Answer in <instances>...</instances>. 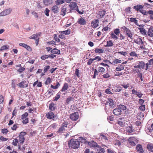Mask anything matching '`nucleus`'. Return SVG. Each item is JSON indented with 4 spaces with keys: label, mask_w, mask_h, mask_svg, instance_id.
Instances as JSON below:
<instances>
[{
    "label": "nucleus",
    "mask_w": 153,
    "mask_h": 153,
    "mask_svg": "<svg viewBox=\"0 0 153 153\" xmlns=\"http://www.w3.org/2000/svg\"><path fill=\"white\" fill-rule=\"evenodd\" d=\"M69 147L73 149H78L80 146V142L78 140L71 139L68 143Z\"/></svg>",
    "instance_id": "1"
},
{
    "label": "nucleus",
    "mask_w": 153,
    "mask_h": 153,
    "mask_svg": "<svg viewBox=\"0 0 153 153\" xmlns=\"http://www.w3.org/2000/svg\"><path fill=\"white\" fill-rule=\"evenodd\" d=\"M67 90V84L65 83L63 87L62 90L56 95L54 99V101H57L60 97V95L62 94V95H65L66 94L65 93V91Z\"/></svg>",
    "instance_id": "2"
},
{
    "label": "nucleus",
    "mask_w": 153,
    "mask_h": 153,
    "mask_svg": "<svg viewBox=\"0 0 153 153\" xmlns=\"http://www.w3.org/2000/svg\"><path fill=\"white\" fill-rule=\"evenodd\" d=\"M126 32V35L131 39H133V34L129 28L124 26L121 28Z\"/></svg>",
    "instance_id": "3"
},
{
    "label": "nucleus",
    "mask_w": 153,
    "mask_h": 153,
    "mask_svg": "<svg viewBox=\"0 0 153 153\" xmlns=\"http://www.w3.org/2000/svg\"><path fill=\"white\" fill-rule=\"evenodd\" d=\"M145 66V63L143 61H138L136 63V65L134 66L135 68L144 69Z\"/></svg>",
    "instance_id": "4"
},
{
    "label": "nucleus",
    "mask_w": 153,
    "mask_h": 153,
    "mask_svg": "<svg viewBox=\"0 0 153 153\" xmlns=\"http://www.w3.org/2000/svg\"><path fill=\"white\" fill-rule=\"evenodd\" d=\"M67 127V123L66 122L62 124V126L59 129L57 132L59 133H64L65 131V128Z\"/></svg>",
    "instance_id": "5"
},
{
    "label": "nucleus",
    "mask_w": 153,
    "mask_h": 153,
    "mask_svg": "<svg viewBox=\"0 0 153 153\" xmlns=\"http://www.w3.org/2000/svg\"><path fill=\"white\" fill-rule=\"evenodd\" d=\"M79 117L78 112L73 113L70 115L71 119L73 121L76 120L78 119Z\"/></svg>",
    "instance_id": "6"
},
{
    "label": "nucleus",
    "mask_w": 153,
    "mask_h": 153,
    "mask_svg": "<svg viewBox=\"0 0 153 153\" xmlns=\"http://www.w3.org/2000/svg\"><path fill=\"white\" fill-rule=\"evenodd\" d=\"M70 8V12H71L72 10H76L78 6H77V4L74 2H71L69 6Z\"/></svg>",
    "instance_id": "7"
},
{
    "label": "nucleus",
    "mask_w": 153,
    "mask_h": 153,
    "mask_svg": "<svg viewBox=\"0 0 153 153\" xmlns=\"http://www.w3.org/2000/svg\"><path fill=\"white\" fill-rule=\"evenodd\" d=\"M12 9L11 8L6 9L0 13V16H4L8 15L10 13Z\"/></svg>",
    "instance_id": "8"
},
{
    "label": "nucleus",
    "mask_w": 153,
    "mask_h": 153,
    "mask_svg": "<svg viewBox=\"0 0 153 153\" xmlns=\"http://www.w3.org/2000/svg\"><path fill=\"white\" fill-rule=\"evenodd\" d=\"M106 11L103 10H101L97 13V18L98 19L102 18L105 14Z\"/></svg>",
    "instance_id": "9"
},
{
    "label": "nucleus",
    "mask_w": 153,
    "mask_h": 153,
    "mask_svg": "<svg viewBox=\"0 0 153 153\" xmlns=\"http://www.w3.org/2000/svg\"><path fill=\"white\" fill-rule=\"evenodd\" d=\"M136 139L134 137H129L128 140L129 144L132 146H134L136 145L134 141H136Z\"/></svg>",
    "instance_id": "10"
},
{
    "label": "nucleus",
    "mask_w": 153,
    "mask_h": 153,
    "mask_svg": "<svg viewBox=\"0 0 153 153\" xmlns=\"http://www.w3.org/2000/svg\"><path fill=\"white\" fill-rule=\"evenodd\" d=\"M17 85L20 88H24L28 87V83L26 81H24L19 83Z\"/></svg>",
    "instance_id": "11"
},
{
    "label": "nucleus",
    "mask_w": 153,
    "mask_h": 153,
    "mask_svg": "<svg viewBox=\"0 0 153 153\" xmlns=\"http://www.w3.org/2000/svg\"><path fill=\"white\" fill-rule=\"evenodd\" d=\"M99 22L98 19H94L93 20L91 23V26L93 28H95L99 25Z\"/></svg>",
    "instance_id": "12"
},
{
    "label": "nucleus",
    "mask_w": 153,
    "mask_h": 153,
    "mask_svg": "<svg viewBox=\"0 0 153 153\" xmlns=\"http://www.w3.org/2000/svg\"><path fill=\"white\" fill-rule=\"evenodd\" d=\"M88 144L90 147L95 148L99 147L98 145L93 140L88 142Z\"/></svg>",
    "instance_id": "13"
},
{
    "label": "nucleus",
    "mask_w": 153,
    "mask_h": 153,
    "mask_svg": "<svg viewBox=\"0 0 153 153\" xmlns=\"http://www.w3.org/2000/svg\"><path fill=\"white\" fill-rule=\"evenodd\" d=\"M137 151L139 153H144V150L142 146L140 144H137L136 147Z\"/></svg>",
    "instance_id": "14"
},
{
    "label": "nucleus",
    "mask_w": 153,
    "mask_h": 153,
    "mask_svg": "<svg viewBox=\"0 0 153 153\" xmlns=\"http://www.w3.org/2000/svg\"><path fill=\"white\" fill-rule=\"evenodd\" d=\"M131 92L132 94L136 95L139 98H141L143 95V94L141 92H137V91L134 89L132 90Z\"/></svg>",
    "instance_id": "15"
},
{
    "label": "nucleus",
    "mask_w": 153,
    "mask_h": 153,
    "mask_svg": "<svg viewBox=\"0 0 153 153\" xmlns=\"http://www.w3.org/2000/svg\"><path fill=\"white\" fill-rule=\"evenodd\" d=\"M59 32L61 34L59 35V37L63 39H65L66 36L65 35H67V30L59 31Z\"/></svg>",
    "instance_id": "16"
},
{
    "label": "nucleus",
    "mask_w": 153,
    "mask_h": 153,
    "mask_svg": "<svg viewBox=\"0 0 153 153\" xmlns=\"http://www.w3.org/2000/svg\"><path fill=\"white\" fill-rule=\"evenodd\" d=\"M77 22L79 24L81 25H84L86 24V21L82 17L79 19Z\"/></svg>",
    "instance_id": "17"
},
{
    "label": "nucleus",
    "mask_w": 153,
    "mask_h": 153,
    "mask_svg": "<svg viewBox=\"0 0 153 153\" xmlns=\"http://www.w3.org/2000/svg\"><path fill=\"white\" fill-rule=\"evenodd\" d=\"M121 112V110L118 108L114 109L113 111V114L115 115H119L120 114Z\"/></svg>",
    "instance_id": "18"
},
{
    "label": "nucleus",
    "mask_w": 153,
    "mask_h": 153,
    "mask_svg": "<svg viewBox=\"0 0 153 153\" xmlns=\"http://www.w3.org/2000/svg\"><path fill=\"white\" fill-rule=\"evenodd\" d=\"M109 102V105L110 108H114L115 104L113 100L111 99H109L107 103Z\"/></svg>",
    "instance_id": "19"
},
{
    "label": "nucleus",
    "mask_w": 153,
    "mask_h": 153,
    "mask_svg": "<svg viewBox=\"0 0 153 153\" xmlns=\"http://www.w3.org/2000/svg\"><path fill=\"white\" fill-rule=\"evenodd\" d=\"M46 116L48 119H50L54 118L55 117L54 113L51 111H49L46 114Z\"/></svg>",
    "instance_id": "20"
},
{
    "label": "nucleus",
    "mask_w": 153,
    "mask_h": 153,
    "mask_svg": "<svg viewBox=\"0 0 153 153\" xmlns=\"http://www.w3.org/2000/svg\"><path fill=\"white\" fill-rule=\"evenodd\" d=\"M51 10L54 13H57L59 10V7L57 4L53 5L51 8Z\"/></svg>",
    "instance_id": "21"
},
{
    "label": "nucleus",
    "mask_w": 153,
    "mask_h": 153,
    "mask_svg": "<svg viewBox=\"0 0 153 153\" xmlns=\"http://www.w3.org/2000/svg\"><path fill=\"white\" fill-rule=\"evenodd\" d=\"M134 42L138 45L144 44V42L142 41V39L139 37L134 40Z\"/></svg>",
    "instance_id": "22"
},
{
    "label": "nucleus",
    "mask_w": 153,
    "mask_h": 153,
    "mask_svg": "<svg viewBox=\"0 0 153 153\" xmlns=\"http://www.w3.org/2000/svg\"><path fill=\"white\" fill-rule=\"evenodd\" d=\"M143 6L141 5H136L134 6V9H135L136 10L139 12L140 11V10H141L143 9Z\"/></svg>",
    "instance_id": "23"
},
{
    "label": "nucleus",
    "mask_w": 153,
    "mask_h": 153,
    "mask_svg": "<svg viewBox=\"0 0 153 153\" xmlns=\"http://www.w3.org/2000/svg\"><path fill=\"white\" fill-rule=\"evenodd\" d=\"M147 35L149 36L153 37V27H150L148 31Z\"/></svg>",
    "instance_id": "24"
},
{
    "label": "nucleus",
    "mask_w": 153,
    "mask_h": 153,
    "mask_svg": "<svg viewBox=\"0 0 153 153\" xmlns=\"http://www.w3.org/2000/svg\"><path fill=\"white\" fill-rule=\"evenodd\" d=\"M19 45L25 48L28 51H30L31 50L30 47L25 44L24 43H20L19 44Z\"/></svg>",
    "instance_id": "25"
},
{
    "label": "nucleus",
    "mask_w": 153,
    "mask_h": 153,
    "mask_svg": "<svg viewBox=\"0 0 153 153\" xmlns=\"http://www.w3.org/2000/svg\"><path fill=\"white\" fill-rule=\"evenodd\" d=\"M134 130L133 129L132 126H129L127 128V131L129 134H131L132 132H133Z\"/></svg>",
    "instance_id": "26"
},
{
    "label": "nucleus",
    "mask_w": 153,
    "mask_h": 153,
    "mask_svg": "<svg viewBox=\"0 0 153 153\" xmlns=\"http://www.w3.org/2000/svg\"><path fill=\"white\" fill-rule=\"evenodd\" d=\"M51 53L53 54H59L60 53V51L58 49L55 48L51 51Z\"/></svg>",
    "instance_id": "27"
},
{
    "label": "nucleus",
    "mask_w": 153,
    "mask_h": 153,
    "mask_svg": "<svg viewBox=\"0 0 153 153\" xmlns=\"http://www.w3.org/2000/svg\"><path fill=\"white\" fill-rule=\"evenodd\" d=\"M129 21L131 22H133L134 23V24L137 25V26H139L138 23V21L136 19L134 18H129Z\"/></svg>",
    "instance_id": "28"
},
{
    "label": "nucleus",
    "mask_w": 153,
    "mask_h": 153,
    "mask_svg": "<svg viewBox=\"0 0 153 153\" xmlns=\"http://www.w3.org/2000/svg\"><path fill=\"white\" fill-rule=\"evenodd\" d=\"M29 38L30 39H34L35 40L39 39V38L38 37V35L37 34H33L30 36Z\"/></svg>",
    "instance_id": "29"
},
{
    "label": "nucleus",
    "mask_w": 153,
    "mask_h": 153,
    "mask_svg": "<svg viewBox=\"0 0 153 153\" xmlns=\"http://www.w3.org/2000/svg\"><path fill=\"white\" fill-rule=\"evenodd\" d=\"M147 149L149 151L153 152V144H149L147 146Z\"/></svg>",
    "instance_id": "30"
},
{
    "label": "nucleus",
    "mask_w": 153,
    "mask_h": 153,
    "mask_svg": "<svg viewBox=\"0 0 153 153\" xmlns=\"http://www.w3.org/2000/svg\"><path fill=\"white\" fill-rule=\"evenodd\" d=\"M114 45L112 41L111 40H109L107 41V44L105 45V47H110Z\"/></svg>",
    "instance_id": "31"
},
{
    "label": "nucleus",
    "mask_w": 153,
    "mask_h": 153,
    "mask_svg": "<svg viewBox=\"0 0 153 153\" xmlns=\"http://www.w3.org/2000/svg\"><path fill=\"white\" fill-rule=\"evenodd\" d=\"M95 53L99 54L103 53L104 50L102 48H96L94 50Z\"/></svg>",
    "instance_id": "32"
},
{
    "label": "nucleus",
    "mask_w": 153,
    "mask_h": 153,
    "mask_svg": "<svg viewBox=\"0 0 153 153\" xmlns=\"http://www.w3.org/2000/svg\"><path fill=\"white\" fill-rule=\"evenodd\" d=\"M43 2L45 5H48L51 4L52 3V0H43Z\"/></svg>",
    "instance_id": "33"
},
{
    "label": "nucleus",
    "mask_w": 153,
    "mask_h": 153,
    "mask_svg": "<svg viewBox=\"0 0 153 153\" xmlns=\"http://www.w3.org/2000/svg\"><path fill=\"white\" fill-rule=\"evenodd\" d=\"M79 140H80L81 143H88V141L86 140L87 138L86 137L84 138L82 137H79Z\"/></svg>",
    "instance_id": "34"
},
{
    "label": "nucleus",
    "mask_w": 153,
    "mask_h": 153,
    "mask_svg": "<svg viewBox=\"0 0 153 153\" xmlns=\"http://www.w3.org/2000/svg\"><path fill=\"white\" fill-rule=\"evenodd\" d=\"M66 0H57L55 1V3L57 5L61 4L65 2Z\"/></svg>",
    "instance_id": "35"
},
{
    "label": "nucleus",
    "mask_w": 153,
    "mask_h": 153,
    "mask_svg": "<svg viewBox=\"0 0 153 153\" xmlns=\"http://www.w3.org/2000/svg\"><path fill=\"white\" fill-rule=\"evenodd\" d=\"M124 68V66L121 65L116 68L115 70L117 71H119L123 70Z\"/></svg>",
    "instance_id": "36"
},
{
    "label": "nucleus",
    "mask_w": 153,
    "mask_h": 153,
    "mask_svg": "<svg viewBox=\"0 0 153 153\" xmlns=\"http://www.w3.org/2000/svg\"><path fill=\"white\" fill-rule=\"evenodd\" d=\"M140 33L145 36H147V34H146V30L145 29L143 28H140Z\"/></svg>",
    "instance_id": "37"
},
{
    "label": "nucleus",
    "mask_w": 153,
    "mask_h": 153,
    "mask_svg": "<svg viewBox=\"0 0 153 153\" xmlns=\"http://www.w3.org/2000/svg\"><path fill=\"white\" fill-rule=\"evenodd\" d=\"M19 142L20 143H22L23 142H24L25 139L24 136H19Z\"/></svg>",
    "instance_id": "38"
},
{
    "label": "nucleus",
    "mask_w": 153,
    "mask_h": 153,
    "mask_svg": "<svg viewBox=\"0 0 153 153\" xmlns=\"http://www.w3.org/2000/svg\"><path fill=\"white\" fill-rule=\"evenodd\" d=\"M129 54L131 56L135 57L137 58L138 57V55L136 54L135 52L134 51H132Z\"/></svg>",
    "instance_id": "39"
},
{
    "label": "nucleus",
    "mask_w": 153,
    "mask_h": 153,
    "mask_svg": "<svg viewBox=\"0 0 153 153\" xmlns=\"http://www.w3.org/2000/svg\"><path fill=\"white\" fill-rule=\"evenodd\" d=\"M97 151L98 153H104L105 152L104 148L100 147L98 148V149H97Z\"/></svg>",
    "instance_id": "40"
},
{
    "label": "nucleus",
    "mask_w": 153,
    "mask_h": 153,
    "mask_svg": "<svg viewBox=\"0 0 153 153\" xmlns=\"http://www.w3.org/2000/svg\"><path fill=\"white\" fill-rule=\"evenodd\" d=\"M118 107L120 109H122L123 110H126V106L123 105H122L121 104H120L118 105Z\"/></svg>",
    "instance_id": "41"
},
{
    "label": "nucleus",
    "mask_w": 153,
    "mask_h": 153,
    "mask_svg": "<svg viewBox=\"0 0 153 153\" xmlns=\"http://www.w3.org/2000/svg\"><path fill=\"white\" fill-rule=\"evenodd\" d=\"M9 46L7 45H5L3 46L1 48L0 50L1 51L4 50L8 49H9Z\"/></svg>",
    "instance_id": "42"
},
{
    "label": "nucleus",
    "mask_w": 153,
    "mask_h": 153,
    "mask_svg": "<svg viewBox=\"0 0 153 153\" xmlns=\"http://www.w3.org/2000/svg\"><path fill=\"white\" fill-rule=\"evenodd\" d=\"M54 104L53 103H52L49 105V108L51 111L54 110L55 107H54Z\"/></svg>",
    "instance_id": "43"
},
{
    "label": "nucleus",
    "mask_w": 153,
    "mask_h": 153,
    "mask_svg": "<svg viewBox=\"0 0 153 153\" xmlns=\"http://www.w3.org/2000/svg\"><path fill=\"white\" fill-rule=\"evenodd\" d=\"M98 70L99 72L102 73L105 71V69L102 67H100L98 68Z\"/></svg>",
    "instance_id": "44"
},
{
    "label": "nucleus",
    "mask_w": 153,
    "mask_h": 153,
    "mask_svg": "<svg viewBox=\"0 0 153 153\" xmlns=\"http://www.w3.org/2000/svg\"><path fill=\"white\" fill-rule=\"evenodd\" d=\"M113 143L115 145L120 146L121 145L120 142L118 140H115L113 141Z\"/></svg>",
    "instance_id": "45"
},
{
    "label": "nucleus",
    "mask_w": 153,
    "mask_h": 153,
    "mask_svg": "<svg viewBox=\"0 0 153 153\" xmlns=\"http://www.w3.org/2000/svg\"><path fill=\"white\" fill-rule=\"evenodd\" d=\"M139 108L141 111H144L145 110V105H141L139 106Z\"/></svg>",
    "instance_id": "46"
},
{
    "label": "nucleus",
    "mask_w": 153,
    "mask_h": 153,
    "mask_svg": "<svg viewBox=\"0 0 153 153\" xmlns=\"http://www.w3.org/2000/svg\"><path fill=\"white\" fill-rule=\"evenodd\" d=\"M121 60L119 59H115L113 60L112 62L114 64H117L118 63H121Z\"/></svg>",
    "instance_id": "47"
},
{
    "label": "nucleus",
    "mask_w": 153,
    "mask_h": 153,
    "mask_svg": "<svg viewBox=\"0 0 153 153\" xmlns=\"http://www.w3.org/2000/svg\"><path fill=\"white\" fill-rule=\"evenodd\" d=\"M54 39L56 42H59L60 41V39L58 38V37L56 34H54Z\"/></svg>",
    "instance_id": "48"
},
{
    "label": "nucleus",
    "mask_w": 153,
    "mask_h": 153,
    "mask_svg": "<svg viewBox=\"0 0 153 153\" xmlns=\"http://www.w3.org/2000/svg\"><path fill=\"white\" fill-rule=\"evenodd\" d=\"M121 85L124 88L126 89L128 87H129L130 84L128 83L126 84H125L124 83H123V84H121Z\"/></svg>",
    "instance_id": "49"
},
{
    "label": "nucleus",
    "mask_w": 153,
    "mask_h": 153,
    "mask_svg": "<svg viewBox=\"0 0 153 153\" xmlns=\"http://www.w3.org/2000/svg\"><path fill=\"white\" fill-rule=\"evenodd\" d=\"M76 10L78 12V13L80 14H82L84 13V10L83 9H82L80 11L78 7H77V9H76Z\"/></svg>",
    "instance_id": "50"
},
{
    "label": "nucleus",
    "mask_w": 153,
    "mask_h": 153,
    "mask_svg": "<svg viewBox=\"0 0 153 153\" xmlns=\"http://www.w3.org/2000/svg\"><path fill=\"white\" fill-rule=\"evenodd\" d=\"M102 76L103 77V78L107 79L109 78L110 76V75L108 73H106V74H104Z\"/></svg>",
    "instance_id": "51"
},
{
    "label": "nucleus",
    "mask_w": 153,
    "mask_h": 153,
    "mask_svg": "<svg viewBox=\"0 0 153 153\" xmlns=\"http://www.w3.org/2000/svg\"><path fill=\"white\" fill-rule=\"evenodd\" d=\"M18 140L16 139H15L13 141V144L15 146H17V143H18Z\"/></svg>",
    "instance_id": "52"
},
{
    "label": "nucleus",
    "mask_w": 153,
    "mask_h": 153,
    "mask_svg": "<svg viewBox=\"0 0 153 153\" xmlns=\"http://www.w3.org/2000/svg\"><path fill=\"white\" fill-rule=\"evenodd\" d=\"M50 10L47 8H46L45 11L44 13L45 15L47 16H49V13L50 12Z\"/></svg>",
    "instance_id": "53"
},
{
    "label": "nucleus",
    "mask_w": 153,
    "mask_h": 153,
    "mask_svg": "<svg viewBox=\"0 0 153 153\" xmlns=\"http://www.w3.org/2000/svg\"><path fill=\"white\" fill-rule=\"evenodd\" d=\"M117 123L119 125L122 127H123L125 126V123L124 122L122 121H118Z\"/></svg>",
    "instance_id": "54"
},
{
    "label": "nucleus",
    "mask_w": 153,
    "mask_h": 153,
    "mask_svg": "<svg viewBox=\"0 0 153 153\" xmlns=\"http://www.w3.org/2000/svg\"><path fill=\"white\" fill-rule=\"evenodd\" d=\"M102 139H103L105 140H108V139L106 136L103 134L101 133L100 135Z\"/></svg>",
    "instance_id": "55"
},
{
    "label": "nucleus",
    "mask_w": 153,
    "mask_h": 153,
    "mask_svg": "<svg viewBox=\"0 0 153 153\" xmlns=\"http://www.w3.org/2000/svg\"><path fill=\"white\" fill-rule=\"evenodd\" d=\"M28 114L27 112H25L24 114H22L21 117V118L22 120L26 118V117L28 116Z\"/></svg>",
    "instance_id": "56"
},
{
    "label": "nucleus",
    "mask_w": 153,
    "mask_h": 153,
    "mask_svg": "<svg viewBox=\"0 0 153 153\" xmlns=\"http://www.w3.org/2000/svg\"><path fill=\"white\" fill-rule=\"evenodd\" d=\"M51 79L50 77H48L47 79L46 82H45V84L46 85H48L50 83H51Z\"/></svg>",
    "instance_id": "57"
},
{
    "label": "nucleus",
    "mask_w": 153,
    "mask_h": 153,
    "mask_svg": "<svg viewBox=\"0 0 153 153\" xmlns=\"http://www.w3.org/2000/svg\"><path fill=\"white\" fill-rule=\"evenodd\" d=\"M114 34H116V35H118L120 33V29L118 28L115 29L114 30Z\"/></svg>",
    "instance_id": "58"
},
{
    "label": "nucleus",
    "mask_w": 153,
    "mask_h": 153,
    "mask_svg": "<svg viewBox=\"0 0 153 153\" xmlns=\"http://www.w3.org/2000/svg\"><path fill=\"white\" fill-rule=\"evenodd\" d=\"M48 57H49V55H44L42 56L41 57V58L42 60H44L45 59L48 58Z\"/></svg>",
    "instance_id": "59"
},
{
    "label": "nucleus",
    "mask_w": 153,
    "mask_h": 153,
    "mask_svg": "<svg viewBox=\"0 0 153 153\" xmlns=\"http://www.w3.org/2000/svg\"><path fill=\"white\" fill-rule=\"evenodd\" d=\"M50 68V66L49 65L46 66L44 68V72L46 73Z\"/></svg>",
    "instance_id": "60"
},
{
    "label": "nucleus",
    "mask_w": 153,
    "mask_h": 153,
    "mask_svg": "<svg viewBox=\"0 0 153 153\" xmlns=\"http://www.w3.org/2000/svg\"><path fill=\"white\" fill-rule=\"evenodd\" d=\"M75 74L78 77H79V69H76L75 73Z\"/></svg>",
    "instance_id": "61"
},
{
    "label": "nucleus",
    "mask_w": 153,
    "mask_h": 153,
    "mask_svg": "<svg viewBox=\"0 0 153 153\" xmlns=\"http://www.w3.org/2000/svg\"><path fill=\"white\" fill-rule=\"evenodd\" d=\"M132 71L134 73H138L140 72V71L138 69H132Z\"/></svg>",
    "instance_id": "62"
},
{
    "label": "nucleus",
    "mask_w": 153,
    "mask_h": 153,
    "mask_svg": "<svg viewBox=\"0 0 153 153\" xmlns=\"http://www.w3.org/2000/svg\"><path fill=\"white\" fill-rule=\"evenodd\" d=\"M66 8H63L61 11V13L63 16H64L66 14Z\"/></svg>",
    "instance_id": "63"
},
{
    "label": "nucleus",
    "mask_w": 153,
    "mask_h": 153,
    "mask_svg": "<svg viewBox=\"0 0 153 153\" xmlns=\"http://www.w3.org/2000/svg\"><path fill=\"white\" fill-rule=\"evenodd\" d=\"M94 59H90L87 62V64L89 65H91L93 62Z\"/></svg>",
    "instance_id": "64"
}]
</instances>
